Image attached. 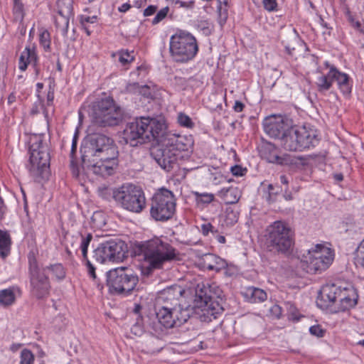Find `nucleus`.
<instances>
[{"label": "nucleus", "instance_id": "f257e3e1", "mask_svg": "<svg viewBox=\"0 0 364 364\" xmlns=\"http://www.w3.org/2000/svg\"><path fill=\"white\" fill-rule=\"evenodd\" d=\"M156 145L151 151V156L161 168L167 172L178 166V160L183 157L182 152L188 151L192 142L181 135L167 133L165 130L154 140Z\"/></svg>", "mask_w": 364, "mask_h": 364}, {"label": "nucleus", "instance_id": "f03ea898", "mask_svg": "<svg viewBox=\"0 0 364 364\" xmlns=\"http://www.w3.org/2000/svg\"><path fill=\"white\" fill-rule=\"evenodd\" d=\"M132 253L147 262L150 269H161L165 262L173 260L177 257L176 250L159 237L135 243Z\"/></svg>", "mask_w": 364, "mask_h": 364}, {"label": "nucleus", "instance_id": "7ed1b4c3", "mask_svg": "<svg viewBox=\"0 0 364 364\" xmlns=\"http://www.w3.org/2000/svg\"><path fill=\"white\" fill-rule=\"evenodd\" d=\"M165 129V124L160 120L149 117H141L126 125L123 138L127 144L135 146L146 141H154Z\"/></svg>", "mask_w": 364, "mask_h": 364}, {"label": "nucleus", "instance_id": "20e7f679", "mask_svg": "<svg viewBox=\"0 0 364 364\" xmlns=\"http://www.w3.org/2000/svg\"><path fill=\"white\" fill-rule=\"evenodd\" d=\"M80 153L82 162L89 164L97 158L107 159L118 156L114 141L111 137L100 133L88 136L81 146Z\"/></svg>", "mask_w": 364, "mask_h": 364}, {"label": "nucleus", "instance_id": "39448f33", "mask_svg": "<svg viewBox=\"0 0 364 364\" xmlns=\"http://www.w3.org/2000/svg\"><path fill=\"white\" fill-rule=\"evenodd\" d=\"M30 158L26 167L34 178L47 173L50 167V153L44 134H33L30 138L29 146Z\"/></svg>", "mask_w": 364, "mask_h": 364}, {"label": "nucleus", "instance_id": "423d86ee", "mask_svg": "<svg viewBox=\"0 0 364 364\" xmlns=\"http://www.w3.org/2000/svg\"><path fill=\"white\" fill-rule=\"evenodd\" d=\"M191 309L190 306L185 308H162L157 309L156 321L150 323L153 333L163 336L166 330L181 326L190 318Z\"/></svg>", "mask_w": 364, "mask_h": 364}, {"label": "nucleus", "instance_id": "0eeeda50", "mask_svg": "<svg viewBox=\"0 0 364 364\" xmlns=\"http://www.w3.org/2000/svg\"><path fill=\"white\" fill-rule=\"evenodd\" d=\"M124 112L111 97L102 98L95 103L92 109V122L100 127H113L124 119Z\"/></svg>", "mask_w": 364, "mask_h": 364}, {"label": "nucleus", "instance_id": "6e6552de", "mask_svg": "<svg viewBox=\"0 0 364 364\" xmlns=\"http://www.w3.org/2000/svg\"><path fill=\"white\" fill-rule=\"evenodd\" d=\"M28 260L31 295L38 300L46 299L49 296L51 289L49 277L46 273V268L39 264L33 252L28 254Z\"/></svg>", "mask_w": 364, "mask_h": 364}, {"label": "nucleus", "instance_id": "1a4fd4ad", "mask_svg": "<svg viewBox=\"0 0 364 364\" xmlns=\"http://www.w3.org/2000/svg\"><path fill=\"white\" fill-rule=\"evenodd\" d=\"M317 131L310 126H294L283 139V148L289 151H303L318 142Z\"/></svg>", "mask_w": 364, "mask_h": 364}, {"label": "nucleus", "instance_id": "9d476101", "mask_svg": "<svg viewBox=\"0 0 364 364\" xmlns=\"http://www.w3.org/2000/svg\"><path fill=\"white\" fill-rule=\"evenodd\" d=\"M198 51L196 38L188 32L179 31L170 38L169 52L173 61L186 63Z\"/></svg>", "mask_w": 364, "mask_h": 364}, {"label": "nucleus", "instance_id": "9b49d317", "mask_svg": "<svg viewBox=\"0 0 364 364\" xmlns=\"http://www.w3.org/2000/svg\"><path fill=\"white\" fill-rule=\"evenodd\" d=\"M215 286H213L208 282L198 283L196 288V296L201 303L203 314L200 319L203 321L210 322L216 319L218 315L223 311V306L218 301H215L217 294L213 291Z\"/></svg>", "mask_w": 364, "mask_h": 364}, {"label": "nucleus", "instance_id": "f8f14e48", "mask_svg": "<svg viewBox=\"0 0 364 364\" xmlns=\"http://www.w3.org/2000/svg\"><path fill=\"white\" fill-rule=\"evenodd\" d=\"M334 258L331 248L318 244L301 261V268L308 274H318L329 267Z\"/></svg>", "mask_w": 364, "mask_h": 364}, {"label": "nucleus", "instance_id": "ddd939ff", "mask_svg": "<svg viewBox=\"0 0 364 364\" xmlns=\"http://www.w3.org/2000/svg\"><path fill=\"white\" fill-rule=\"evenodd\" d=\"M138 282L137 274L128 267L115 268L107 273V284L112 293L130 294Z\"/></svg>", "mask_w": 364, "mask_h": 364}, {"label": "nucleus", "instance_id": "4468645a", "mask_svg": "<svg viewBox=\"0 0 364 364\" xmlns=\"http://www.w3.org/2000/svg\"><path fill=\"white\" fill-rule=\"evenodd\" d=\"M176 205L173 193L166 188H161L151 199L150 215L156 221L168 220L174 215Z\"/></svg>", "mask_w": 364, "mask_h": 364}, {"label": "nucleus", "instance_id": "2eb2a0df", "mask_svg": "<svg viewBox=\"0 0 364 364\" xmlns=\"http://www.w3.org/2000/svg\"><path fill=\"white\" fill-rule=\"evenodd\" d=\"M293 244V233L287 224L275 221L269 227L267 245L270 251L285 253Z\"/></svg>", "mask_w": 364, "mask_h": 364}, {"label": "nucleus", "instance_id": "dca6fc26", "mask_svg": "<svg viewBox=\"0 0 364 364\" xmlns=\"http://www.w3.org/2000/svg\"><path fill=\"white\" fill-rule=\"evenodd\" d=\"M117 205L129 212L139 213L146 207V198L142 189L132 183L120 186V192L117 197Z\"/></svg>", "mask_w": 364, "mask_h": 364}, {"label": "nucleus", "instance_id": "f3484780", "mask_svg": "<svg viewBox=\"0 0 364 364\" xmlns=\"http://www.w3.org/2000/svg\"><path fill=\"white\" fill-rule=\"evenodd\" d=\"M126 245L122 240L103 242L94 250V258L100 263L120 262L125 257Z\"/></svg>", "mask_w": 364, "mask_h": 364}, {"label": "nucleus", "instance_id": "a211bd4d", "mask_svg": "<svg viewBox=\"0 0 364 364\" xmlns=\"http://www.w3.org/2000/svg\"><path fill=\"white\" fill-rule=\"evenodd\" d=\"M184 289L179 285H173L161 291L156 299L157 309L162 308H185L183 304Z\"/></svg>", "mask_w": 364, "mask_h": 364}, {"label": "nucleus", "instance_id": "6ab92c4d", "mask_svg": "<svg viewBox=\"0 0 364 364\" xmlns=\"http://www.w3.org/2000/svg\"><path fill=\"white\" fill-rule=\"evenodd\" d=\"M264 130L270 137L280 140L283 147V139L289 133L292 126L288 119L281 115H272L263 121Z\"/></svg>", "mask_w": 364, "mask_h": 364}, {"label": "nucleus", "instance_id": "aec40b11", "mask_svg": "<svg viewBox=\"0 0 364 364\" xmlns=\"http://www.w3.org/2000/svg\"><path fill=\"white\" fill-rule=\"evenodd\" d=\"M58 16L55 24L63 36H67L69 22L73 16V0H58Z\"/></svg>", "mask_w": 364, "mask_h": 364}, {"label": "nucleus", "instance_id": "412c9836", "mask_svg": "<svg viewBox=\"0 0 364 364\" xmlns=\"http://www.w3.org/2000/svg\"><path fill=\"white\" fill-rule=\"evenodd\" d=\"M83 166L90 168L92 172L102 177H107L114 174L115 169L118 166L117 157L105 159L97 158L96 161L89 163H82Z\"/></svg>", "mask_w": 364, "mask_h": 364}, {"label": "nucleus", "instance_id": "4be33fe9", "mask_svg": "<svg viewBox=\"0 0 364 364\" xmlns=\"http://www.w3.org/2000/svg\"><path fill=\"white\" fill-rule=\"evenodd\" d=\"M338 299L340 301L338 311H345L354 307L357 304L358 299L356 289L349 286L343 289H338Z\"/></svg>", "mask_w": 364, "mask_h": 364}, {"label": "nucleus", "instance_id": "5701e85b", "mask_svg": "<svg viewBox=\"0 0 364 364\" xmlns=\"http://www.w3.org/2000/svg\"><path fill=\"white\" fill-rule=\"evenodd\" d=\"M338 299V289L334 286H326L321 290L317 299V306L322 309H328Z\"/></svg>", "mask_w": 364, "mask_h": 364}, {"label": "nucleus", "instance_id": "b1692460", "mask_svg": "<svg viewBox=\"0 0 364 364\" xmlns=\"http://www.w3.org/2000/svg\"><path fill=\"white\" fill-rule=\"evenodd\" d=\"M199 265L203 269L219 272L228 269L227 262L214 254H205L199 259Z\"/></svg>", "mask_w": 364, "mask_h": 364}, {"label": "nucleus", "instance_id": "393cba45", "mask_svg": "<svg viewBox=\"0 0 364 364\" xmlns=\"http://www.w3.org/2000/svg\"><path fill=\"white\" fill-rule=\"evenodd\" d=\"M333 82H336L338 88L344 95H348L351 91L349 83V77L347 74L339 71L334 65H331V75Z\"/></svg>", "mask_w": 364, "mask_h": 364}, {"label": "nucleus", "instance_id": "a878e982", "mask_svg": "<svg viewBox=\"0 0 364 364\" xmlns=\"http://www.w3.org/2000/svg\"><path fill=\"white\" fill-rule=\"evenodd\" d=\"M20 294L21 290L16 286L0 290V306L9 307L13 305L16 301V295Z\"/></svg>", "mask_w": 364, "mask_h": 364}, {"label": "nucleus", "instance_id": "bb28decb", "mask_svg": "<svg viewBox=\"0 0 364 364\" xmlns=\"http://www.w3.org/2000/svg\"><path fill=\"white\" fill-rule=\"evenodd\" d=\"M218 196L226 204H235L241 197V191L237 187L223 188L218 191Z\"/></svg>", "mask_w": 364, "mask_h": 364}, {"label": "nucleus", "instance_id": "cd10ccee", "mask_svg": "<svg viewBox=\"0 0 364 364\" xmlns=\"http://www.w3.org/2000/svg\"><path fill=\"white\" fill-rule=\"evenodd\" d=\"M37 58L35 46L32 48L29 46H26L19 58V69L24 71L31 63H33V66H36Z\"/></svg>", "mask_w": 364, "mask_h": 364}, {"label": "nucleus", "instance_id": "c85d7f7f", "mask_svg": "<svg viewBox=\"0 0 364 364\" xmlns=\"http://www.w3.org/2000/svg\"><path fill=\"white\" fill-rule=\"evenodd\" d=\"M287 53L290 55H294V51L296 46L300 43V39L296 32L295 29L289 31L286 36L282 40Z\"/></svg>", "mask_w": 364, "mask_h": 364}, {"label": "nucleus", "instance_id": "c756f323", "mask_svg": "<svg viewBox=\"0 0 364 364\" xmlns=\"http://www.w3.org/2000/svg\"><path fill=\"white\" fill-rule=\"evenodd\" d=\"M244 296L251 303H258L267 299V293L259 288L249 287L242 292Z\"/></svg>", "mask_w": 364, "mask_h": 364}, {"label": "nucleus", "instance_id": "7c9ffc66", "mask_svg": "<svg viewBox=\"0 0 364 364\" xmlns=\"http://www.w3.org/2000/svg\"><path fill=\"white\" fill-rule=\"evenodd\" d=\"M120 192V187L113 188L105 184H102L97 188V194L103 200L110 201L113 199L117 203V197Z\"/></svg>", "mask_w": 364, "mask_h": 364}, {"label": "nucleus", "instance_id": "2f4dec72", "mask_svg": "<svg viewBox=\"0 0 364 364\" xmlns=\"http://www.w3.org/2000/svg\"><path fill=\"white\" fill-rule=\"evenodd\" d=\"M326 68H329V71L326 75L319 76L316 82L317 90L320 92H324L331 89L333 84V77H330L331 75V65L328 62L325 63Z\"/></svg>", "mask_w": 364, "mask_h": 364}, {"label": "nucleus", "instance_id": "473e14b6", "mask_svg": "<svg viewBox=\"0 0 364 364\" xmlns=\"http://www.w3.org/2000/svg\"><path fill=\"white\" fill-rule=\"evenodd\" d=\"M11 240L9 234L0 230V255L4 258L8 256L11 250Z\"/></svg>", "mask_w": 364, "mask_h": 364}, {"label": "nucleus", "instance_id": "72a5a7b5", "mask_svg": "<svg viewBox=\"0 0 364 364\" xmlns=\"http://www.w3.org/2000/svg\"><path fill=\"white\" fill-rule=\"evenodd\" d=\"M43 267L46 268V270H50L58 280H63L65 277V269L60 263L50 264Z\"/></svg>", "mask_w": 364, "mask_h": 364}, {"label": "nucleus", "instance_id": "f704fd0d", "mask_svg": "<svg viewBox=\"0 0 364 364\" xmlns=\"http://www.w3.org/2000/svg\"><path fill=\"white\" fill-rule=\"evenodd\" d=\"M39 43L45 51L48 52L50 50L51 38L50 34L48 30L45 28L40 30Z\"/></svg>", "mask_w": 364, "mask_h": 364}, {"label": "nucleus", "instance_id": "c9c22d12", "mask_svg": "<svg viewBox=\"0 0 364 364\" xmlns=\"http://www.w3.org/2000/svg\"><path fill=\"white\" fill-rule=\"evenodd\" d=\"M92 240V235L88 233L85 237L81 235L80 250L83 259H87V248Z\"/></svg>", "mask_w": 364, "mask_h": 364}, {"label": "nucleus", "instance_id": "e433bc0d", "mask_svg": "<svg viewBox=\"0 0 364 364\" xmlns=\"http://www.w3.org/2000/svg\"><path fill=\"white\" fill-rule=\"evenodd\" d=\"M35 356L33 353L28 349H23L20 353L19 364H34Z\"/></svg>", "mask_w": 364, "mask_h": 364}, {"label": "nucleus", "instance_id": "4c0bfd02", "mask_svg": "<svg viewBox=\"0 0 364 364\" xmlns=\"http://www.w3.org/2000/svg\"><path fill=\"white\" fill-rule=\"evenodd\" d=\"M284 307L286 308L287 311H288L289 316L291 319L299 321V312L295 306V305L291 302H286L284 303Z\"/></svg>", "mask_w": 364, "mask_h": 364}, {"label": "nucleus", "instance_id": "58836bf2", "mask_svg": "<svg viewBox=\"0 0 364 364\" xmlns=\"http://www.w3.org/2000/svg\"><path fill=\"white\" fill-rule=\"evenodd\" d=\"M356 262L364 267V239L360 242L355 250Z\"/></svg>", "mask_w": 364, "mask_h": 364}, {"label": "nucleus", "instance_id": "ea45409f", "mask_svg": "<svg viewBox=\"0 0 364 364\" xmlns=\"http://www.w3.org/2000/svg\"><path fill=\"white\" fill-rule=\"evenodd\" d=\"M178 122L182 127L186 128H193L194 123L192 119L186 114L180 113L178 116Z\"/></svg>", "mask_w": 364, "mask_h": 364}, {"label": "nucleus", "instance_id": "a19ab883", "mask_svg": "<svg viewBox=\"0 0 364 364\" xmlns=\"http://www.w3.org/2000/svg\"><path fill=\"white\" fill-rule=\"evenodd\" d=\"M134 51L129 52L128 50H122L119 53V62L123 64L126 65L129 63H131L134 60V57L133 55Z\"/></svg>", "mask_w": 364, "mask_h": 364}, {"label": "nucleus", "instance_id": "79ce46f5", "mask_svg": "<svg viewBox=\"0 0 364 364\" xmlns=\"http://www.w3.org/2000/svg\"><path fill=\"white\" fill-rule=\"evenodd\" d=\"M14 1V13L21 18L24 16V6L21 0H13Z\"/></svg>", "mask_w": 364, "mask_h": 364}, {"label": "nucleus", "instance_id": "37998d69", "mask_svg": "<svg viewBox=\"0 0 364 364\" xmlns=\"http://www.w3.org/2000/svg\"><path fill=\"white\" fill-rule=\"evenodd\" d=\"M195 195L196 196V200L203 203H210L214 199V196L210 193H199L196 192Z\"/></svg>", "mask_w": 364, "mask_h": 364}, {"label": "nucleus", "instance_id": "c03bdc74", "mask_svg": "<svg viewBox=\"0 0 364 364\" xmlns=\"http://www.w3.org/2000/svg\"><path fill=\"white\" fill-rule=\"evenodd\" d=\"M223 4H218L217 7L218 13V17L220 20V23L223 24L226 22V20L228 18V6H225V8H223Z\"/></svg>", "mask_w": 364, "mask_h": 364}, {"label": "nucleus", "instance_id": "a18cd8bd", "mask_svg": "<svg viewBox=\"0 0 364 364\" xmlns=\"http://www.w3.org/2000/svg\"><path fill=\"white\" fill-rule=\"evenodd\" d=\"M169 11L168 7H164L158 11L154 19L152 20V24L156 25L161 22L168 14Z\"/></svg>", "mask_w": 364, "mask_h": 364}, {"label": "nucleus", "instance_id": "49530a36", "mask_svg": "<svg viewBox=\"0 0 364 364\" xmlns=\"http://www.w3.org/2000/svg\"><path fill=\"white\" fill-rule=\"evenodd\" d=\"M201 232L205 236L208 235L209 233H212L213 235L218 233V230L210 223H205L201 225Z\"/></svg>", "mask_w": 364, "mask_h": 364}, {"label": "nucleus", "instance_id": "de8ad7c7", "mask_svg": "<svg viewBox=\"0 0 364 364\" xmlns=\"http://www.w3.org/2000/svg\"><path fill=\"white\" fill-rule=\"evenodd\" d=\"M309 332L311 334L319 338L323 337L325 334V331L319 325L311 326L309 328Z\"/></svg>", "mask_w": 364, "mask_h": 364}, {"label": "nucleus", "instance_id": "09e8293b", "mask_svg": "<svg viewBox=\"0 0 364 364\" xmlns=\"http://www.w3.org/2000/svg\"><path fill=\"white\" fill-rule=\"evenodd\" d=\"M264 8L268 11H274L277 10V0H263Z\"/></svg>", "mask_w": 364, "mask_h": 364}, {"label": "nucleus", "instance_id": "8fccbe9b", "mask_svg": "<svg viewBox=\"0 0 364 364\" xmlns=\"http://www.w3.org/2000/svg\"><path fill=\"white\" fill-rule=\"evenodd\" d=\"M97 16H89L86 15H82L80 16V23L82 26L87 25L88 23H94L97 21Z\"/></svg>", "mask_w": 364, "mask_h": 364}, {"label": "nucleus", "instance_id": "3c124183", "mask_svg": "<svg viewBox=\"0 0 364 364\" xmlns=\"http://www.w3.org/2000/svg\"><path fill=\"white\" fill-rule=\"evenodd\" d=\"M83 260L85 262V265L87 268L88 274L93 279H95L97 278L95 274V267L92 264L88 259Z\"/></svg>", "mask_w": 364, "mask_h": 364}, {"label": "nucleus", "instance_id": "603ef678", "mask_svg": "<svg viewBox=\"0 0 364 364\" xmlns=\"http://www.w3.org/2000/svg\"><path fill=\"white\" fill-rule=\"evenodd\" d=\"M232 175L236 176H242L246 172V169L242 168L240 166L235 165L231 168Z\"/></svg>", "mask_w": 364, "mask_h": 364}, {"label": "nucleus", "instance_id": "864d4df0", "mask_svg": "<svg viewBox=\"0 0 364 364\" xmlns=\"http://www.w3.org/2000/svg\"><path fill=\"white\" fill-rule=\"evenodd\" d=\"M227 220H230V223L234 224L237 221L238 219V213L234 212L233 210H227Z\"/></svg>", "mask_w": 364, "mask_h": 364}, {"label": "nucleus", "instance_id": "5fc2aeb1", "mask_svg": "<svg viewBox=\"0 0 364 364\" xmlns=\"http://www.w3.org/2000/svg\"><path fill=\"white\" fill-rule=\"evenodd\" d=\"M141 88H143V87H141L138 82L129 83L127 86V90L129 92H141L140 89H141Z\"/></svg>", "mask_w": 364, "mask_h": 364}, {"label": "nucleus", "instance_id": "6e6d98bb", "mask_svg": "<svg viewBox=\"0 0 364 364\" xmlns=\"http://www.w3.org/2000/svg\"><path fill=\"white\" fill-rule=\"evenodd\" d=\"M157 10V6L154 5L149 6L144 11V16H149L153 15Z\"/></svg>", "mask_w": 364, "mask_h": 364}, {"label": "nucleus", "instance_id": "4d7b16f0", "mask_svg": "<svg viewBox=\"0 0 364 364\" xmlns=\"http://www.w3.org/2000/svg\"><path fill=\"white\" fill-rule=\"evenodd\" d=\"M271 313L277 318H279L282 315V307L279 305H274L270 309Z\"/></svg>", "mask_w": 364, "mask_h": 364}, {"label": "nucleus", "instance_id": "13d9d810", "mask_svg": "<svg viewBox=\"0 0 364 364\" xmlns=\"http://www.w3.org/2000/svg\"><path fill=\"white\" fill-rule=\"evenodd\" d=\"M77 139H78V133L76 131L73 136V142H72V147H71V155L72 156H73L75 154V153L76 152Z\"/></svg>", "mask_w": 364, "mask_h": 364}, {"label": "nucleus", "instance_id": "bf43d9fd", "mask_svg": "<svg viewBox=\"0 0 364 364\" xmlns=\"http://www.w3.org/2000/svg\"><path fill=\"white\" fill-rule=\"evenodd\" d=\"M244 107L245 105L242 102L237 100L233 106V109L236 112H240L243 110Z\"/></svg>", "mask_w": 364, "mask_h": 364}, {"label": "nucleus", "instance_id": "052dcab7", "mask_svg": "<svg viewBox=\"0 0 364 364\" xmlns=\"http://www.w3.org/2000/svg\"><path fill=\"white\" fill-rule=\"evenodd\" d=\"M267 159L272 163H277L280 164H282V158L277 155L270 156V157L267 158Z\"/></svg>", "mask_w": 364, "mask_h": 364}, {"label": "nucleus", "instance_id": "680f3d73", "mask_svg": "<svg viewBox=\"0 0 364 364\" xmlns=\"http://www.w3.org/2000/svg\"><path fill=\"white\" fill-rule=\"evenodd\" d=\"M131 8V5L128 3H124L118 8L119 12H126Z\"/></svg>", "mask_w": 364, "mask_h": 364}, {"label": "nucleus", "instance_id": "e2e57ef3", "mask_svg": "<svg viewBox=\"0 0 364 364\" xmlns=\"http://www.w3.org/2000/svg\"><path fill=\"white\" fill-rule=\"evenodd\" d=\"M268 190H269V196H268L267 200H268L269 202H272V201H274V199L272 198V195L274 194V193L277 194V192L276 193L273 192L274 186H273L272 184H269L268 186Z\"/></svg>", "mask_w": 364, "mask_h": 364}, {"label": "nucleus", "instance_id": "0e129e2a", "mask_svg": "<svg viewBox=\"0 0 364 364\" xmlns=\"http://www.w3.org/2000/svg\"><path fill=\"white\" fill-rule=\"evenodd\" d=\"M175 80L177 83H178L183 86H186L187 84V80L185 78L176 77Z\"/></svg>", "mask_w": 364, "mask_h": 364}, {"label": "nucleus", "instance_id": "69168bd1", "mask_svg": "<svg viewBox=\"0 0 364 364\" xmlns=\"http://www.w3.org/2000/svg\"><path fill=\"white\" fill-rule=\"evenodd\" d=\"M215 236V238L216 240L220 242V243H225V236L223 235H218V233L215 234L214 235Z\"/></svg>", "mask_w": 364, "mask_h": 364}, {"label": "nucleus", "instance_id": "338daca9", "mask_svg": "<svg viewBox=\"0 0 364 364\" xmlns=\"http://www.w3.org/2000/svg\"><path fill=\"white\" fill-rule=\"evenodd\" d=\"M284 198L287 200H291L293 198L291 193L288 192L287 190L285 191V193L284 194Z\"/></svg>", "mask_w": 364, "mask_h": 364}, {"label": "nucleus", "instance_id": "774afa93", "mask_svg": "<svg viewBox=\"0 0 364 364\" xmlns=\"http://www.w3.org/2000/svg\"><path fill=\"white\" fill-rule=\"evenodd\" d=\"M280 181H281L282 183L285 184V185H288V183H289L287 178L284 175H282L280 176Z\"/></svg>", "mask_w": 364, "mask_h": 364}]
</instances>
